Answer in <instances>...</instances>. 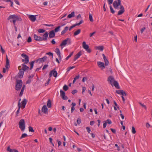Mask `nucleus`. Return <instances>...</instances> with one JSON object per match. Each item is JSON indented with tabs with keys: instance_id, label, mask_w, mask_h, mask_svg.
I'll return each mask as SVG.
<instances>
[{
	"instance_id": "obj_1",
	"label": "nucleus",
	"mask_w": 152,
	"mask_h": 152,
	"mask_svg": "<svg viewBox=\"0 0 152 152\" xmlns=\"http://www.w3.org/2000/svg\"><path fill=\"white\" fill-rule=\"evenodd\" d=\"M113 6L115 9H118V7L120 6V10L118 13V15H120L123 14L125 12V10L124 6L121 5V0H117L115 1L113 4Z\"/></svg>"
},
{
	"instance_id": "obj_2",
	"label": "nucleus",
	"mask_w": 152,
	"mask_h": 152,
	"mask_svg": "<svg viewBox=\"0 0 152 152\" xmlns=\"http://www.w3.org/2000/svg\"><path fill=\"white\" fill-rule=\"evenodd\" d=\"M8 20H10V22L13 23V20H15V23L17 21H21L22 20L21 18H19L17 15H10L7 18Z\"/></svg>"
},
{
	"instance_id": "obj_3",
	"label": "nucleus",
	"mask_w": 152,
	"mask_h": 152,
	"mask_svg": "<svg viewBox=\"0 0 152 152\" xmlns=\"http://www.w3.org/2000/svg\"><path fill=\"white\" fill-rule=\"evenodd\" d=\"M16 84L15 86V89L17 91H19L20 90L22 84L23 82L21 80H16Z\"/></svg>"
},
{
	"instance_id": "obj_4",
	"label": "nucleus",
	"mask_w": 152,
	"mask_h": 152,
	"mask_svg": "<svg viewBox=\"0 0 152 152\" xmlns=\"http://www.w3.org/2000/svg\"><path fill=\"white\" fill-rule=\"evenodd\" d=\"M19 127L22 131H24L25 129V123L23 119H21L19 122Z\"/></svg>"
},
{
	"instance_id": "obj_5",
	"label": "nucleus",
	"mask_w": 152,
	"mask_h": 152,
	"mask_svg": "<svg viewBox=\"0 0 152 152\" xmlns=\"http://www.w3.org/2000/svg\"><path fill=\"white\" fill-rule=\"evenodd\" d=\"M67 42L69 44H71V42L70 38H67L61 42L60 45V46L61 47V49L63 48V46H65L66 45Z\"/></svg>"
},
{
	"instance_id": "obj_6",
	"label": "nucleus",
	"mask_w": 152,
	"mask_h": 152,
	"mask_svg": "<svg viewBox=\"0 0 152 152\" xmlns=\"http://www.w3.org/2000/svg\"><path fill=\"white\" fill-rule=\"evenodd\" d=\"M21 56L25 58L22 59V61L23 62H24L25 64H27L29 62V57L25 53H23L21 55Z\"/></svg>"
},
{
	"instance_id": "obj_7",
	"label": "nucleus",
	"mask_w": 152,
	"mask_h": 152,
	"mask_svg": "<svg viewBox=\"0 0 152 152\" xmlns=\"http://www.w3.org/2000/svg\"><path fill=\"white\" fill-rule=\"evenodd\" d=\"M82 44L83 47V48L85 49L88 53H91V50L89 48V46L86 44V42H83Z\"/></svg>"
},
{
	"instance_id": "obj_8",
	"label": "nucleus",
	"mask_w": 152,
	"mask_h": 152,
	"mask_svg": "<svg viewBox=\"0 0 152 152\" xmlns=\"http://www.w3.org/2000/svg\"><path fill=\"white\" fill-rule=\"evenodd\" d=\"M55 69H54L53 70H51L49 74V76L50 77H51L53 75V76L55 77H57L58 73H57V71L56 70H55Z\"/></svg>"
},
{
	"instance_id": "obj_9",
	"label": "nucleus",
	"mask_w": 152,
	"mask_h": 152,
	"mask_svg": "<svg viewBox=\"0 0 152 152\" xmlns=\"http://www.w3.org/2000/svg\"><path fill=\"white\" fill-rule=\"evenodd\" d=\"M24 72L21 69H20L18 74V76H16L15 77V78L16 79L18 78V77L20 78H22L23 77Z\"/></svg>"
},
{
	"instance_id": "obj_10",
	"label": "nucleus",
	"mask_w": 152,
	"mask_h": 152,
	"mask_svg": "<svg viewBox=\"0 0 152 152\" xmlns=\"http://www.w3.org/2000/svg\"><path fill=\"white\" fill-rule=\"evenodd\" d=\"M60 96L63 99L66 100L68 99V98L67 96H65V93L64 91L61 89L60 91Z\"/></svg>"
},
{
	"instance_id": "obj_11",
	"label": "nucleus",
	"mask_w": 152,
	"mask_h": 152,
	"mask_svg": "<svg viewBox=\"0 0 152 152\" xmlns=\"http://www.w3.org/2000/svg\"><path fill=\"white\" fill-rule=\"evenodd\" d=\"M116 92L119 94L122 95V96H126L127 94L123 90H116Z\"/></svg>"
},
{
	"instance_id": "obj_12",
	"label": "nucleus",
	"mask_w": 152,
	"mask_h": 152,
	"mask_svg": "<svg viewBox=\"0 0 152 152\" xmlns=\"http://www.w3.org/2000/svg\"><path fill=\"white\" fill-rule=\"evenodd\" d=\"M108 81L109 82V83L113 86V85L112 84V83L113 81L114 82L115 81L114 78L113 76H109L108 78Z\"/></svg>"
},
{
	"instance_id": "obj_13",
	"label": "nucleus",
	"mask_w": 152,
	"mask_h": 152,
	"mask_svg": "<svg viewBox=\"0 0 152 152\" xmlns=\"http://www.w3.org/2000/svg\"><path fill=\"white\" fill-rule=\"evenodd\" d=\"M48 37V33L47 31H46L43 35V38H42V41H46L47 40Z\"/></svg>"
},
{
	"instance_id": "obj_14",
	"label": "nucleus",
	"mask_w": 152,
	"mask_h": 152,
	"mask_svg": "<svg viewBox=\"0 0 152 152\" xmlns=\"http://www.w3.org/2000/svg\"><path fill=\"white\" fill-rule=\"evenodd\" d=\"M22 65V69H20L24 72L26 70H28L29 69V67L26 65L25 63L23 64Z\"/></svg>"
},
{
	"instance_id": "obj_15",
	"label": "nucleus",
	"mask_w": 152,
	"mask_h": 152,
	"mask_svg": "<svg viewBox=\"0 0 152 152\" xmlns=\"http://www.w3.org/2000/svg\"><path fill=\"white\" fill-rule=\"evenodd\" d=\"M10 61L8 58L7 56L6 55V64L5 66V68L7 69H9L10 67Z\"/></svg>"
},
{
	"instance_id": "obj_16",
	"label": "nucleus",
	"mask_w": 152,
	"mask_h": 152,
	"mask_svg": "<svg viewBox=\"0 0 152 152\" xmlns=\"http://www.w3.org/2000/svg\"><path fill=\"white\" fill-rule=\"evenodd\" d=\"M102 56L103 57V58L104 60V64L105 66H107L109 64V62L107 59L106 58V57L104 54H102Z\"/></svg>"
},
{
	"instance_id": "obj_17",
	"label": "nucleus",
	"mask_w": 152,
	"mask_h": 152,
	"mask_svg": "<svg viewBox=\"0 0 152 152\" xmlns=\"http://www.w3.org/2000/svg\"><path fill=\"white\" fill-rule=\"evenodd\" d=\"M97 64L99 67L101 68L102 69H103L105 68V64H104L103 62L100 61L98 62Z\"/></svg>"
},
{
	"instance_id": "obj_18",
	"label": "nucleus",
	"mask_w": 152,
	"mask_h": 152,
	"mask_svg": "<svg viewBox=\"0 0 152 152\" xmlns=\"http://www.w3.org/2000/svg\"><path fill=\"white\" fill-rule=\"evenodd\" d=\"M48 34L49 35V37L50 38H53L55 36V32L53 30L50 31Z\"/></svg>"
},
{
	"instance_id": "obj_19",
	"label": "nucleus",
	"mask_w": 152,
	"mask_h": 152,
	"mask_svg": "<svg viewBox=\"0 0 152 152\" xmlns=\"http://www.w3.org/2000/svg\"><path fill=\"white\" fill-rule=\"evenodd\" d=\"M82 55V52L80 51L77 54L74 56V58L73 59L74 61H75L77 59L79 58L80 56Z\"/></svg>"
},
{
	"instance_id": "obj_20",
	"label": "nucleus",
	"mask_w": 152,
	"mask_h": 152,
	"mask_svg": "<svg viewBox=\"0 0 152 152\" xmlns=\"http://www.w3.org/2000/svg\"><path fill=\"white\" fill-rule=\"evenodd\" d=\"M47 58V57L45 56H44L42 58H38V60H39V63L44 62L45 61H46Z\"/></svg>"
},
{
	"instance_id": "obj_21",
	"label": "nucleus",
	"mask_w": 152,
	"mask_h": 152,
	"mask_svg": "<svg viewBox=\"0 0 152 152\" xmlns=\"http://www.w3.org/2000/svg\"><path fill=\"white\" fill-rule=\"evenodd\" d=\"M42 111L45 114H46L48 113V108L46 105H44L42 108Z\"/></svg>"
},
{
	"instance_id": "obj_22",
	"label": "nucleus",
	"mask_w": 152,
	"mask_h": 152,
	"mask_svg": "<svg viewBox=\"0 0 152 152\" xmlns=\"http://www.w3.org/2000/svg\"><path fill=\"white\" fill-rule=\"evenodd\" d=\"M37 15H29V18L30 19L32 22L35 21L36 20V16Z\"/></svg>"
},
{
	"instance_id": "obj_23",
	"label": "nucleus",
	"mask_w": 152,
	"mask_h": 152,
	"mask_svg": "<svg viewBox=\"0 0 152 152\" xmlns=\"http://www.w3.org/2000/svg\"><path fill=\"white\" fill-rule=\"evenodd\" d=\"M34 39L35 40L39 41H42V37L38 36L36 34H34Z\"/></svg>"
},
{
	"instance_id": "obj_24",
	"label": "nucleus",
	"mask_w": 152,
	"mask_h": 152,
	"mask_svg": "<svg viewBox=\"0 0 152 152\" xmlns=\"http://www.w3.org/2000/svg\"><path fill=\"white\" fill-rule=\"evenodd\" d=\"M113 84L114 86L116 88L118 89H120V88L119 86V84L117 81L115 80L114 81Z\"/></svg>"
},
{
	"instance_id": "obj_25",
	"label": "nucleus",
	"mask_w": 152,
	"mask_h": 152,
	"mask_svg": "<svg viewBox=\"0 0 152 152\" xmlns=\"http://www.w3.org/2000/svg\"><path fill=\"white\" fill-rule=\"evenodd\" d=\"M18 110H17V111L16 112V116L17 117L18 116V114L19 113V111L20 110V109L21 107V105L20 103V102H18Z\"/></svg>"
},
{
	"instance_id": "obj_26",
	"label": "nucleus",
	"mask_w": 152,
	"mask_h": 152,
	"mask_svg": "<svg viewBox=\"0 0 152 152\" xmlns=\"http://www.w3.org/2000/svg\"><path fill=\"white\" fill-rule=\"evenodd\" d=\"M75 16V12H71V14H69L68 15L67 18H72V17H74Z\"/></svg>"
},
{
	"instance_id": "obj_27",
	"label": "nucleus",
	"mask_w": 152,
	"mask_h": 152,
	"mask_svg": "<svg viewBox=\"0 0 152 152\" xmlns=\"http://www.w3.org/2000/svg\"><path fill=\"white\" fill-rule=\"evenodd\" d=\"M68 26H66L64 28V29L61 32V35H62L65 34L68 30Z\"/></svg>"
},
{
	"instance_id": "obj_28",
	"label": "nucleus",
	"mask_w": 152,
	"mask_h": 152,
	"mask_svg": "<svg viewBox=\"0 0 152 152\" xmlns=\"http://www.w3.org/2000/svg\"><path fill=\"white\" fill-rule=\"evenodd\" d=\"M47 106L48 108H50L51 107V102L50 99H48L47 102Z\"/></svg>"
},
{
	"instance_id": "obj_29",
	"label": "nucleus",
	"mask_w": 152,
	"mask_h": 152,
	"mask_svg": "<svg viewBox=\"0 0 152 152\" xmlns=\"http://www.w3.org/2000/svg\"><path fill=\"white\" fill-rule=\"evenodd\" d=\"M81 32V29H77L74 33V35L75 36L79 34Z\"/></svg>"
},
{
	"instance_id": "obj_30",
	"label": "nucleus",
	"mask_w": 152,
	"mask_h": 152,
	"mask_svg": "<svg viewBox=\"0 0 152 152\" xmlns=\"http://www.w3.org/2000/svg\"><path fill=\"white\" fill-rule=\"evenodd\" d=\"M96 49L102 51L103 50L104 47L102 46H98L96 47Z\"/></svg>"
},
{
	"instance_id": "obj_31",
	"label": "nucleus",
	"mask_w": 152,
	"mask_h": 152,
	"mask_svg": "<svg viewBox=\"0 0 152 152\" xmlns=\"http://www.w3.org/2000/svg\"><path fill=\"white\" fill-rule=\"evenodd\" d=\"M34 61H32L29 62V64H30V70H31L33 68L34 65Z\"/></svg>"
},
{
	"instance_id": "obj_32",
	"label": "nucleus",
	"mask_w": 152,
	"mask_h": 152,
	"mask_svg": "<svg viewBox=\"0 0 152 152\" xmlns=\"http://www.w3.org/2000/svg\"><path fill=\"white\" fill-rule=\"evenodd\" d=\"M60 28L61 26H58L53 30L55 32H57L60 30Z\"/></svg>"
},
{
	"instance_id": "obj_33",
	"label": "nucleus",
	"mask_w": 152,
	"mask_h": 152,
	"mask_svg": "<svg viewBox=\"0 0 152 152\" xmlns=\"http://www.w3.org/2000/svg\"><path fill=\"white\" fill-rule=\"evenodd\" d=\"M27 102V101L26 99H24L22 102V105H26Z\"/></svg>"
},
{
	"instance_id": "obj_34",
	"label": "nucleus",
	"mask_w": 152,
	"mask_h": 152,
	"mask_svg": "<svg viewBox=\"0 0 152 152\" xmlns=\"http://www.w3.org/2000/svg\"><path fill=\"white\" fill-rule=\"evenodd\" d=\"M89 18L90 21L92 22L94 21L93 19L92 18V16L91 14H89Z\"/></svg>"
},
{
	"instance_id": "obj_35",
	"label": "nucleus",
	"mask_w": 152,
	"mask_h": 152,
	"mask_svg": "<svg viewBox=\"0 0 152 152\" xmlns=\"http://www.w3.org/2000/svg\"><path fill=\"white\" fill-rule=\"evenodd\" d=\"M28 136L27 134L26 133H23V134L21 137L20 138V139H21L23 138L27 137Z\"/></svg>"
},
{
	"instance_id": "obj_36",
	"label": "nucleus",
	"mask_w": 152,
	"mask_h": 152,
	"mask_svg": "<svg viewBox=\"0 0 152 152\" xmlns=\"http://www.w3.org/2000/svg\"><path fill=\"white\" fill-rule=\"evenodd\" d=\"M69 88L68 86L66 85H65L63 87V89L65 91H66Z\"/></svg>"
},
{
	"instance_id": "obj_37",
	"label": "nucleus",
	"mask_w": 152,
	"mask_h": 152,
	"mask_svg": "<svg viewBox=\"0 0 152 152\" xmlns=\"http://www.w3.org/2000/svg\"><path fill=\"white\" fill-rule=\"evenodd\" d=\"M28 130L29 132H34V130L32 128L31 126H29L28 127Z\"/></svg>"
},
{
	"instance_id": "obj_38",
	"label": "nucleus",
	"mask_w": 152,
	"mask_h": 152,
	"mask_svg": "<svg viewBox=\"0 0 152 152\" xmlns=\"http://www.w3.org/2000/svg\"><path fill=\"white\" fill-rule=\"evenodd\" d=\"M83 21L82 20H81L80 21L79 23H76L75 24H74V25L75 27L76 26H79V25H80L82 23H83Z\"/></svg>"
},
{
	"instance_id": "obj_39",
	"label": "nucleus",
	"mask_w": 152,
	"mask_h": 152,
	"mask_svg": "<svg viewBox=\"0 0 152 152\" xmlns=\"http://www.w3.org/2000/svg\"><path fill=\"white\" fill-rule=\"evenodd\" d=\"M55 52L56 53L57 55L61 53L60 51L58 48H56V49Z\"/></svg>"
},
{
	"instance_id": "obj_40",
	"label": "nucleus",
	"mask_w": 152,
	"mask_h": 152,
	"mask_svg": "<svg viewBox=\"0 0 152 152\" xmlns=\"http://www.w3.org/2000/svg\"><path fill=\"white\" fill-rule=\"evenodd\" d=\"M45 30L42 29H39L38 30V31L39 33H42L44 32Z\"/></svg>"
},
{
	"instance_id": "obj_41",
	"label": "nucleus",
	"mask_w": 152,
	"mask_h": 152,
	"mask_svg": "<svg viewBox=\"0 0 152 152\" xmlns=\"http://www.w3.org/2000/svg\"><path fill=\"white\" fill-rule=\"evenodd\" d=\"M73 52H72L70 53V54L67 57H66V60H68L69 58H70L71 57V56H72V55H73Z\"/></svg>"
},
{
	"instance_id": "obj_42",
	"label": "nucleus",
	"mask_w": 152,
	"mask_h": 152,
	"mask_svg": "<svg viewBox=\"0 0 152 152\" xmlns=\"http://www.w3.org/2000/svg\"><path fill=\"white\" fill-rule=\"evenodd\" d=\"M110 7L111 12L113 14H114L115 13V11L112 8V7L111 6H110Z\"/></svg>"
},
{
	"instance_id": "obj_43",
	"label": "nucleus",
	"mask_w": 152,
	"mask_h": 152,
	"mask_svg": "<svg viewBox=\"0 0 152 152\" xmlns=\"http://www.w3.org/2000/svg\"><path fill=\"white\" fill-rule=\"evenodd\" d=\"M132 132L133 134H135L136 133V131L134 126L132 127Z\"/></svg>"
},
{
	"instance_id": "obj_44",
	"label": "nucleus",
	"mask_w": 152,
	"mask_h": 152,
	"mask_svg": "<svg viewBox=\"0 0 152 152\" xmlns=\"http://www.w3.org/2000/svg\"><path fill=\"white\" fill-rule=\"evenodd\" d=\"M0 46L1 47V52L3 54H4L5 53V50L3 49L2 46L1 45H0Z\"/></svg>"
},
{
	"instance_id": "obj_45",
	"label": "nucleus",
	"mask_w": 152,
	"mask_h": 152,
	"mask_svg": "<svg viewBox=\"0 0 152 152\" xmlns=\"http://www.w3.org/2000/svg\"><path fill=\"white\" fill-rule=\"evenodd\" d=\"M75 66H70L67 69V72H69L71 70V69H73L75 68Z\"/></svg>"
},
{
	"instance_id": "obj_46",
	"label": "nucleus",
	"mask_w": 152,
	"mask_h": 152,
	"mask_svg": "<svg viewBox=\"0 0 152 152\" xmlns=\"http://www.w3.org/2000/svg\"><path fill=\"white\" fill-rule=\"evenodd\" d=\"M46 55H49V56H52V58H53V53L51 52H48V53H46Z\"/></svg>"
},
{
	"instance_id": "obj_47",
	"label": "nucleus",
	"mask_w": 152,
	"mask_h": 152,
	"mask_svg": "<svg viewBox=\"0 0 152 152\" xmlns=\"http://www.w3.org/2000/svg\"><path fill=\"white\" fill-rule=\"evenodd\" d=\"M7 151H9L10 152H13V150L11 149L10 146H8L7 149Z\"/></svg>"
},
{
	"instance_id": "obj_48",
	"label": "nucleus",
	"mask_w": 152,
	"mask_h": 152,
	"mask_svg": "<svg viewBox=\"0 0 152 152\" xmlns=\"http://www.w3.org/2000/svg\"><path fill=\"white\" fill-rule=\"evenodd\" d=\"M81 120L80 118H78L77 120V122L78 124H80L81 123Z\"/></svg>"
},
{
	"instance_id": "obj_49",
	"label": "nucleus",
	"mask_w": 152,
	"mask_h": 152,
	"mask_svg": "<svg viewBox=\"0 0 152 152\" xmlns=\"http://www.w3.org/2000/svg\"><path fill=\"white\" fill-rule=\"evenodd\" d=\"M50 78H49L48 79V81L46 82L45 83V86H47L49 84L50 81Z\"/></svg>"
},
{
	"instance_id": "obj_50",
	"label": "nucleus",
	"mask_w": 152,
	"mask_h": 152,
	"mask_svg": "<svg viewBox=\"0 0 152 152\" xmlns=\"http://www.w3.org/2000/svg\"><path fill=\"white\" fill-rule=\"evenodd\" d=\"M15 20H14L13 21V24H14V27H15V31H17V27L15 26Z\"/></svg>"
},
{
	"instance_id": "obj_51",
	"label": "nucleus",
	"mask_w": 152,
	"mask_h": 152,
	"mask_svg": "<svg viewBox=\"0 0 152 152\" xmlns=\"http://www.w3.org/2000/svg\"><path fill=\"white\" fill-rule=\"evenodd\" d=\"M106 122H107V123H108L109 124H112V121H111L109 119H107L106 121H105Z\"/></svg>"
},
{
	"instance_id": "obj_52",
	"label": "nucleus",
	"mask_w": 152,
	"mask_h": 152,
	"mask_svg": "<svg viewBox=\"0 0 152 152\" xmlns=\"http://www.w3.org/2000/svg\"><path fill=\"white\" fill-rule=\"evenodd\" d=\"M139 104H140V105L142 106V107L145 108V109H146V107L145 106V105H144L143 104H142L141 102H139Z\"/></svg>"
},
{
	"instance_id": "obj_53",
	"label": "nucleus",
	"mask_w": 152,
	"mask_h": 152,
	"mask_svg": "<svg viewBox=\"0 0 152 152\" xmlns=\"http://www.w3.org/2000/svg\"><path fill=\"white\" fill-rule=\"evenodd\" d=\"M32 41L31 38L30 37H29L27 40V42H31Z\"/></svg>"
},
{
	"instance_id": "obj_54",
	"label": "nucleus",
	"mask_w": 152,
	"mask_h": 152,
	"mask_svg": "<svg viewBox=\"0 0 152 152\" xmlns=\"http://www.w3.org/2000/svg\"><path fill=\"white\" fill-rule=\"evenodd\" d=\"M77 92V90L75 89L72 91V93L73 94H75Z\"/></svg>"
},
{
	"instance_id": "obj_55",
	"label": "nucleus",
	"mask_w": 152,
	"mask_h": 152,
	"mask_svg": "<svg viewBox=\"0 0 152 152\" xmlns=\"http://www.w3.org/2000/svg\"><path fill=\"white\" fill-rule=\"evenodd\" d=\"M86 129L87 130V132L89 133H90L91 132V129L90 127H86Z\"/></svg>"
},
{
	"instance_id": "obj_56",
	"label": "nucleus",
	"mask_w": 152,
	"mask_h": 152,
	"mask_svg": "<svg viewBox=\"0 0 152 152\" xmlns=\"http://www.w3.org/2000/svg\"><path fill=\"white\" fill-rule=\"evenodd\" d=\"M82 94H83V93L85 92V91L86 90V87H82Z\"/></svg>"
},
{
	"instance_id": "obj_57",
	"label": "nucleus",
	"mask_w": 152,
	"mask_h": 152,
	"mask_svg": "<svg viewBox=\"0 0 152 152\" xmlns=\"http://www.w3.org/2000/svg\"><path fill=\"white\" fill-rule=\"evenodd\" d=\"M23 91H24L21 90V91H20V93L19 94V96H20V97L22 96Z\"/></svg>"
},
{
	"instance_id": "obj_58",
	"label": "nucleus",
	"mask_w": 152,
	"mask_h": 152,
	"mask_svg": "<svg viewBox=\"0 0 152 152\" xmlns=\"http://www.w3.org/2000/svg\"><path fill=\"white\" fill-rule=\"evenodd\" d=\"M108 3L109 4H110L113 3V0H107Z\"/></svg>"
},
{
	"instance_id": "obj_59",
	"label": "nucleus",
	"mask_w": 152,
	"mask_h": 152,
	"mask_svg": "<svg viewBox=\"0 0 152 152\" xmlns=\"http://www.w3.org/2000/svg\"><path fill=\"white\" fill-rule=\"evenodd\" d=\"M146 28L145 27H143L141 28L140 30V32L141 33H142L144 31L145 29Z\"/></svg>"
},
{
	"instance_id": "obj_60",
	"label": "nucleus",
	"mask_w": 152,
	"mask_h": 152,
	"mask_svg": "<svg viewBox=\"0 0 152 152\" xmlns=\"http://www.w3.org/2000/svg\"><path fill=\"white\" fill-rule=\"evenodd\" d=\"M31 81V79H28L26 81V83L27 84H29L30 83Z\"/></svg>"
},
{
	"instance_id": "obj_61",
	"label": "nucleus",
	"mask_w": 152,
	"mask_h": 152,
	"mask_svg": "<svg viewBox=\"0 0 152 152\" xmlns=\"http://www.w3.org/2000/svg\"><path fill=\"white\" fill-rule=\"evenodd\" d=\"M110 130L112 131V132L113 133L115 134L116 132V130L115 129H113V128H111L110 129Z\"/></svg>"
},
{
	"instance_id": "obj_62",
	"label": "nucleus",
	"mask_w": 152,
	"mask_h": 152,
	"mask_svg": "<svg viewBox=\"0 0 152 152\" xmlns=\"http://www.w3.org/2000/svg\"><path fill=\"white\" fill-rule=\"evenodd\" d=\"M48 64H45L44 65L42 69L43 70H44L45 68H47L48 67Z\"/></svg>"
},
{
	"instance_id": "obj_63",
	"label": "nucleus",
	"mask_w": 152,
	"mask_h": 152,
	"mask_svg": "<svg viewBox=\"0 0 152 152\" xmlns=\"http://www.w3.org/2000/svg\"><path fill=\"white\" fill-rule=\"evenodd\" d=\"M51 42L53 45L55 44L56 43V42L55 41L54 39H53L51 41Z\"/></svg>"
},
{
	"instance_id": "obj_64",
	"label": "nucleus",
	"mask_w": 152,
	"mask_h": 152,
	"mask_svg": "<svg viewBox=\"0 0 152 152\" xmlns=\"http://www.w3.org/2000/svg\"><path fill=\"white\" fill-rule=\"evenodd\" d=\"M151 126L148 123H147L146 124V126L147 128H149Z\"/></svg>"
}]
</instances>
